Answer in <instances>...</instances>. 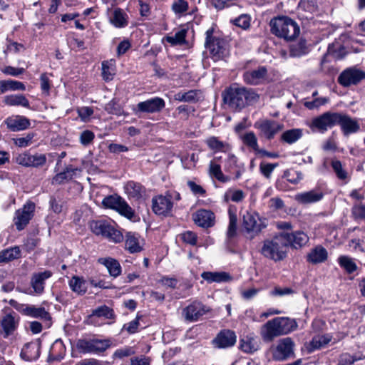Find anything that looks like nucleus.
<instances>
[{
	"instance_id": "1",
	"label": "nucleus",
	"mask_w": 365,
	"mask_h": 365,
	"mask_svg": "<svg viewBox=\"0 0 365 365\" xmlns=\"http://www.w3.org/2000/svg\"><path fill=\"white\" fill-rule=\"evenodd\" d=\"M224 103L230 109L240 111L244 108L257 103L259 96L252 88L232 85L222 92Z\"/></svg>"
},
{
	"instance_id": "2",
	"label": "nucleus",
	"mask_w": 365,
	"mask_h": 365,
	"mask_svg": "<svg viewBox=\"0 0 365 365\" xmlns=\"http://www.w3.org/2000/svg\"><path fill=\"white\" fill-rule=\"evenodd\" d=\"M297 323L288 317H275L269 320L262 327V336L265 341H272L275 337L295 330Z\"/></svg>"
},
{
	"instance_id": "3",
	"label": "nucleus",
	"mask_w": 365,
	"mask_h": 365,
	"mask_svg": "<svg viewBox=\"0 0 365 365\" xmlns=\"http://www.w3.org/2000/svg\"><path fill=\"white\" fill-rule=\"evenodd\" d=\"M270 30L272 34L286 41L295 39L300 33L297 23L287 16H278L271 19Z\"/></svg>"
},
{
	"instance_id": "4",
	"label": "nucleus",
	"mask_w": 365,
	"mask_h": 365,
	"mask_svg": "<svg viewBox=\"0 0 365 365\" xmlns=\"http://www.w3.org/2000/svg\"><path fill=\"white\" fill-rule=\"evenodd\" d=\"M287 242L288 240L282 232L272 240H264L261 253L265 257L272 260H282L285 258L287 255Z\"/></svg>"
},
{
	"instance_id": "5",
	"label": "nucleus",
	"mask_w": 365,
	"mask_h": 365,
	"mask_svg": "<svg viewBox=\"0 0 365 365\" xmlns=\"http://www.w3.org/2000/svg\"><path fill=\"white\" fill-rule=\"evenodd\" d=\"M110 346L111 341L109 339H79L76 341L77 350L83 354H101L107 350Z\"/></svg>"
},
{
	"instance_id": "6",
	"label": "nucleus",
	"mask_w": 365,
	"mask_h": 365,
	"mask_svg": "<svg viewBox=\"0 0 365 365\" xmlns=\"http://www.w3.org/2000/svg\"><path fill=\"white\" fill-rule=\"evenodd\" d=\"M91 228L96 235H101L109 242L119 243L123 240V233L106 220L93 221L91 224Z\"/></svg>"
},
{
	"instance_id": "7",
	"label": "nucleus",
	"mask_w": 365,
	"mask_h": 365,
	"mask_svg": "<svg viewBox=\"0 0 365 365\" xmlns=\"http://www.w3.org/2000/svg\"><path fill=\"white\" fill-rule=\"evenodd\" d=\"M102 203L104 207L115 210L128 220L135 221V211L121 197L118 195L107 196L103 200Z\"/></svg>"
},
{
	"instance_id": "8",
	"label": "nucleus",
	"mask_w": 365,
	"mask_h": 365,
	"mask_svg": "<svg viewBox=\"0 0 365 365\" xmlns=\"http://www.w3.org/2000/svg\"><path fill=\"white\" fill-rule=\"evenodd\" d=\"M9 304L24 315L46 320L51 319L49 313L43 307H36L34 305L21 304L14 299H10Z\"/></svg>"
},
{
	"instance_id": "9",
	"label": "nucleus",
	"mask_w": 365,
	"mask_h": 365,
	"mask_svg": "<svg viewBox=\"0 0 365 365\" xmlns=\"http://www.w3.org/2000/svg\"><path fill=\"white\" fill-rule=\"evenodd\" d=\"M267 225L266 219L261 218L259 214L254 211H247L243 215V226L249 233L257 235Z\"/></svg>"
},
{
	"instance_id": "10",
	"label": "nucleus",
	"mask_w": 365,
	"mask_h": 365,
	"mask_svg": "<svg viewBox=\"0 0 365 365\" xmlns=\"http://www.w3.org/2000/svg\"><path fill=\"white\" fill-rule=\"evenodd\" d=\"M4 314L0 318V326L2 327L4 337L7 338L18 329L20 317L10 309H4Z\"/></svg>"
},
{
	"instance_id": "11",
	"label": "nucleus",
	"mask_w": 365,
	"mask_h": 365,
	"mask_svg": "<svg viewBox=\"0 0 365 365\" xmlns=\"http://www.w3.org/2000/svg\"><path fill=\"white\" fill-rule=\"evenodd\" d=\"M165 107V101L160 97H154L139 102L134 108L136 115L141 113H158Z\"/></svg>"
},
{
	"instance_id": "12",
	"label": "nucleus",
	"mask_w": 365,
	"mask_h": 365,
	"mask_svg": "<svg viewBox=\"0 0 365 365\" xmlns=\"http://www.w3.org/2000/svg\"><path fill=\"white\" fill-rule=\"evenodd\" d=\"M35 204L32 202H27L22 208L15 212L14 218V225L19 231L25 228L34 216Z\"/></svg>"
},
{
	"instance_id": "13",
	"label": "nucleus",
	"mask_w": 365,
	"mask_h": 365,
	"mask_svg": "<svg viewBox=\"0 0 365 365\" xmlns=\"http://www.w3.org/2000/svg\"><path fill=\"white\" fill-rule=\"evenodd\" d=\"M336 124L342 125V115L330 112L324 113L312 121V126L322 132Z\"/></svg>"
},
{
	"instance_id": "14",
	"label": "nucleus",
	"mask_w": 365,
	"mask_h": 365,
	"mask_svg": "<svg viewBox=\"0 0 365 365\" xmlns=\"http://www.w3.org/2000/svg\"><path fill=\"white\" fill-rule=\"evenodd\" d=\"M294 343L290 337H286L279 341L273 353V357L277 361H284L294 356Z\"/></svg>"
},
{
	"instance_id": "15",
	"label": "nucleus",
	"mask_w": 365,
	"mask_h": 365,
	"mask_svg": "<svg viewBox=\"0 0 365 365\" xmlns=\"http://www.w3.org/2000/svg\"><path fill=\"white\" fill-rule=\"evenodd\" d=\"M173 197L170 195H159L152 200L153 211L158 215L168 216L173 207Z\"/></svg>"
},
{
	"instance_id": "16",
	"label": "nucleus",
	"mask_w": 365,
	"mask_h": 365,
	"mask_svg": "<svg viewBox=\"0 0 365 365\" xmlns=\"http://www.w3.org/2000/svg\"><path fill=\"white\" fill-rule=\"evenodd\" d=\"M210 312V309L200 302L195 301L182 310L185 319L188 322L197 321L202 316Z\"/></svg>"
},
{
	"instance_id": "17",
	"label": "nucleus",
	"mask_w": 365,
	"mask_h": 365,
	"mask_svg": "<svg viewBox=\"0 0 365 365\" xmlns=\"http://www.w3.org/2000/svg\"><path fill=\"white\" fill-rule=\"evenodd\" d=\"M15 161L17 164L24 167H40L46 163V158L43 154L31 155L30 153L24 152L19 154L16 157Z\"/></svg>"
},
{
	"instance_id": "18",
	"label": "nucleus",
	"mask_w": 365,
	"mask_h": 365,
	"mask_svg": "<svg viewBox=\"0 0 365 365\" xmlns=\"http://www.w3.org/2000/svg\"><path fill=\"white\" fill-rule=\"evenodd\" d=\"M255 126L259 129L264 136L268 140L274 138V135L283 128L282 124L272 120H264L257 122Z\"/></svg>"
},
{
	"instance_id": "19",
	"label": "nucleus",
	"mask_w": 365,
	"mask_h": 365,
	"mask_svg": "<svg viewBox=\"0 0 365 365\" xmlns=\"http://www.w3.org/2000/svg\"><path fill=\"white\" fill-rule=\"evenodd\" d=\"M236 335L233 331L229 329L222 330L213 339L212 343L215 347L226 349L235 345Z\"/></svg>"
},
{
	"instance_id": "20",
	"label": "nucleus",
	"mask_w": 365,
	"mask_h": 365,
	"mask_svg": "<svg viewBox=\"0 0 365 365\" xmlns=\"http://www.w3.org/2000/svg\"><path fill=\"white\" fill-rule=\"evenodd\" d=\"M52 276V272L45 270L41 272H35L32 274L30 284L34 293L40 295L44 292L45 282Z\"/></svg>"
},
{
	"instance_id": "21",
	"label": "nucleus",
	"mask_w": 365,
	"mask_h": 365,
	"mask_svg": "<svg viewBox=\"0 0 365 365\" xmlns=\"http://www.w3.org/2000/svg\"><path fill=\"white\" fill-rule=\"evenodd\" d=\"M41 346L39 340L26 343L21 349V358L27 361L36 360L40 356Z\"/></svg>"
},
{
	"instance_id": "22",
	"label": "nucleus",
	"mask_w": 365,
	"mask_h": 365,
	"mask_svg": "<svg viewBox=\"0 0 365 365\" xmlns=\"http://www.w3.org/2000/svg\"><path fill=\"white\" fill-rule=\"evenodd\" d=\"M365 79V71L350 67L344 70V87L357 85Z\"/></svg>"
},
{
	"instance_id": "23",
	"label": "nucleus",
	"mask_w": 365,
	"mask_h": 365,
	"mask_svg": "<svg viewBox=\"0 0 365 365\" xmlns=\"http://www.w3.org/2000/svg\"><path fill=\"white\" fill-rule=\"evenodd\" d=\"M195 223L202 227L208 228L215 225V214L207 210H200L192 215Z\"/></svg>"
},
{
	"instance_id": "24",
	"label": "nucleus",
	"mask_w": 365,
	"mask_h": 365,
	"mask_svg": "<svg viewBox=\"0 0 365 365\" xmlns=\"http://www.w3.org/2000/svg\"><path fill=\"white\" fill-rule=\"evenodd\" d=\"M282 234L288 240L287 247L291 246L294 249L301 248L309 241L307 235L304 232L297 231L292 233L282 232Z\"/></svg>"
},
{
	"instance_id": "25",
	"label": "nucleus",
	"mask_w": 365,
	"mask_h": 365,
	"mask_svg": "<svg viewBox=\"0 0 365 365\" xmlns=\"http://www.w3.org/2000/svg\"><path fill=\"white\" fill-rule=\"evenodd\" d=\"M7 128L11 131H19L28 128L30 126L29 120L22 115L9 117L5 120Z\"/></svg>"
},
{
	"instance_id": "26",
	"label": "nucleus",
	"mask_w": 365,
	"mask_h": 365,
	"mask_svg": "<svg viewBox=\"0 0 365 365\" xmlns=\"http://www.w3.org/2000/svg\"><path fill=\"white\" fill-rule=\"evenodd\" d=\"M205 47L209 50L214 61H218L225 55V41L221 38L214 39L209 45H206Z\"/></svg>"
},
{
	"instance_id": "27",
	"label": "nucleus",
	"mask_w": 365,
	"mask_h": 365,
	"mask_svg": "<svg viewBox=\"0 0 365 365\" xmlns=\"http://www.w3.org/2000/svg\"><path fill=\"white\" fill-rule=\"evenodd\" d=\"M259 348V341L253 334L243 336L240 341V349L248 354L254 353Z\"/></svg>"
},
{
	"instance_id": "28",
	"label": "nucleus",
	"mask_w": 365,
	"mask_h": 365,
	"mask_svg": "<svg viewBox=\"0 0 365 365\" xmlns=\"http://www.w3.org/2000/svg\"><path fill=\"white\" fill-rule=\"evenodd\" d=\"M267 73V70L265 67H259L256 70L246 71L243 74L244 81L250 85H257L259 82L264 78Z\"/></svg>"
},
{
	"instance_id": "29",
	"label": "nucleus",
	"mask_w": 365,
	"mask_h": 365,
	"mask_svg": "<svg viewBox=\"0 0 365 365\" xmlns=\"http://www.w3.org/2000/svg\"><path fill=\"white\" fill-rule=\"evenodd\" d=\"M324 194L317 190H312L308 192L298 193L295 195V200L302 204H309L319 201L322 199Z\"/></svg>"
},
{
	"instance_id": "30",
	"label": "nucleus",
	"mask_w": 365,
	"mask_h": 365,
	"mask_svg": "<svg viewBox=\"0 0 365 365\" xmlns=\"http://www.w3.org/2000/svg\"><path fill=\"white\" fill-rule=\"evenodd\" d=\"M201 277L208 283L212 282H227L232 279V276L225 272H203Z\"/></svg>"
},
{
	"instance_id": "31",
	"label": "nucleus",
	"mask_w": 365,
	"mask_h": 365,
	"mask_svg": "<svg viewBox=\"0 0 365 365\" xmlns=\"http://www.w3.org/2000/svg\"><path fill=\"white\" fill-rule=\"evenodd\" d=\"M98 262L100 264H103L107 268L110 276L117 277L120 274L121 266L115 259L111 257H102L99 258Z\"/></svg>"
},
{
	"instance_id": "32",
	"label": "nucleus",
	"mask_w": 365,
	"mask_h": 365,
	"mask_svg": "<svg viewBox=\"0 0 365 365\" xmlns=\"http://www.w3.org/2000/svg\"><path fill=\"white\" fill-rule=\"evenodd\" d=\"M66 354V347L61 339H56L51 345L48 354L49 361H60Z\"/></svg>"
},
{
	"instance_id": "33",
	"label": "nucleus",
	"mask_w": 365,
	"mask_h": 365,
	"mask_svg": "<svg viewBox=\"0 0 365 365\" xmlns=\"http://www.w3.org/2000/svg\"><path fill=\"white\" fill-rule=\"evenodd\" d=\"M327 259V252L325 248L317 246L312 249L307 255V261L312 264L324 262Z\"/></svg>"
},
{
	"instance_id": "34",
	"label": "nucleus",
	"mask_w": 365,
	"mask_h": 365,
	"mask_svg": "<svg viewBox=\"0 0 365 365\" xmlns=\"http://www.w3.org/2000/svg\"><path fill=\"white\" fill-rule=\"evenodd\" d=\"M205 143L210 149L224 153L229 152L231 150V146L229 143L219 140L217 137L211 136L206 139Z\"/></svg>"
},
{
	"instance_id": "35",
	"label": "nucleus",
	"mask_w": 365,
	"mask_h": 365,
	"mask_svg": "<svg viewBox=\"0 0 365 365\" xmlns=\"http://www.w3.org/2000/svg\"><path fill=\"white\" fill-rule=\"evenodd\" d=\"M4 102L10 106L29 108V101L23 94L9 95L4 98Z\"/></svg>"
},
{
	"instance_id": "36",
	"label": "nucleus",
	"mask_w": 365,
	"mask_h": 365,
	"mask_svg": "<svg viewBox=\"0 0 365 365\" xmlns=\"http://www.w3.org/2000/svg\"><path fill=\"white\" fill-rule=\"evenodd\" d=\"M25 85L20 81L15 80L0 81V93H4L8 91H25Z\"/></svg>"
},
{
	"instance_id": "37",
	"label": "nucleus",
	"mask_w": 365,
	"mask_h": 365,
	"mask_svg": "<svg viewBox=\"0 0 365 365\" xmlns=\"http://www.w3.org/2000/svg\"><path fill=\"white\" fill-rule=\"evenodd\" d=\"M125 189L130 197L138 199L145 193V188L140 184L133 181L128 182Z\"/></svg>"
},
{
	"instance_id": "38",
	"label": "nucleus",
	"mask_w": 365,
	"mask_h": 365,
	"mask_svg": "<svg viewBox=\"0 0 365 365\" xmlns=\"http://www.w3.org/2000/svg\"><path fill=\"white\" fill-rule=\"evenodd\" d=\"M69 287L71 290L78 294L83 295L87 291L86 281L78 276H73L69 281Z\"/></svg>"
},
{
	"instance_id": "39",
	"label": "nucleus",
	"mask_w": 365,
	"mask_h": 365,
	"mask_svg": "<svg viewBox=\"0 0 365 365\" xmlns=\"http://www.w3.org/2000/svg\"><path fill=\"white\" fill-rule=\"evenodd\" d=\"M302 136V130L299 128H293L284 131L281 135V140L287 143L292 144L297 142Z\"/></svg>"
},
{
	"instance_id": "40",
	"label": "nucleus",
	"mask_w": 365,
	"mask_h": 365,
	"mask_svg": "<svg viewBox=\"0 0 365 365\" xmlns=\"http://www.w3.org/2000/svg\"><path fill=\"white\" fill-rule=\"evenodd\" d=\"M360 129V125L355 119L349 115H344V135H348L357 133Z\"/></svg>"
},
{
	"instance_id": "41",
	"label": "nucleus",
	"mask_w": 365,
	"mask_h": 365,
	"mask_svg": "<svg viewBox=\"0 0 365 365\" xmlns=\"http://www.w3.org/2000/svg\"><path fill=\"white\" fill-rule=\"evenodd\" d=\"M21 251L19 247H14L0 252V262H8L19 258Z\"/></svg>"
},
{
	"instance_id": "42",
	"label": "nucleus",
	"mask_w": 365,
	"mask_h": 365,
	"mask_svg": "<svg viewBox=\"0 0 365 365\" xmlns=\"http://www.w3.org/2000/svg\"><path fill=\"white\" fill-rule=\"evenodd\" d=\"M344 270L351 275L349 279L351 280L359 274V267L354 262V259L349 257L344 256Z\"/></svg>"
},
{
	"instance_id": "43",
	"label": "nucleus",
	"mask_w": 365,
	"mask_h": 365,
	"mask_svg": "<svg viewBox=\"0 0 365 365\" xmlns=\"http://www.w3.org/2000/svg\"><path fill=\"white\" fill-rule=\"evenodd\" d=\"M125 248L130 252H138L141 250L138 237L132 232H128L125 235Z\"/></svg>"
},
{
	"instance_id": "44",
	"label": "nucleus",
	"mask_w": 365,
	"mask_h": 365,
	"mask_svg": "<svg viewBox=\"0 0 365 365\" xmlns=\"http://www.w3.org/2000/svg\"><path fill=\"white\" fill-rule=\"evenodd\" d=\"M76 171V168H73L71 166L67 167L65 170L55 175L53 181L58 184L63 183L65 181L71 180L75 175Z\"/></svg>"
},
{
	"instance_id": "45",
	"label": "nucleus",
	"mask_w": 365,
	"mask_h": 365,
	"mask_svg": "<svg viewBox=\"0 0 365 365\" xmlns=\"http://www.w3.org/2000/svg\"><path fill=\"white\" fill-rule=\"evenodd\" d=\"M330 337L328 336H314L310 341L309 351L312 352L316 349H319L327 344L330 341Z\"/></svg>"
},
{
	"instance_id": "46",
	"label": "nucleus",
	"mask_w": 365,
	"mask_h": 365,
	"mask_svg": "<svg viewBox=\"0 0 365 365\" xmlns=\"http://www.w3.org/2000/svg\"><path fill=\"white\" fill-rule=\"evenodd\" d=\"M326 57L332 58L334 60H341L342 58V44L339 42L329 44Z\"/></svg>"
},
{
	"instance_id": "47",
	"label": "nucleus",
	"mask_w": 365,
	"mask_h": 365,
	"mask_svg": "<svg viewBox=\"0 0 365 365\" xmlns=\"http://www.w3.org/2000/svg\"><path fill=\"white\" fill-rule=\"evenodd\" d=\"M187 31L181 29L176 32L174 36H167L165 41L170 43L171 46L182 45L185 43V37Z\"/></svg>"
},
{
	"instance_id": "48",
	"label": "nucleus",
	"mask_w": 365,
	"mask_h": 365,
	"mask_svg": "<svg viewBox=\"0 0 365 365\" xmlns=\"http://www.w3.org/2000/svg\"><path fill=\"white\" fill-rule=\"evenodd\" d=\"M92 315L97 317H105L108 319H113L115 317L113 309L106 305L101 306L93 309Z\"/></svg>"
},
{
	"instance_id": "49",
	"label": "nucleus",
	"mask_w": 365,
	"mask_h": 365,
	"mask_svg": "<svg viewBox=\"0 0 365 365\" xmlns=\"http://www.w3.org/2000/svg\"><path fill=\"white\" fill-rule=\"evenodd\" d=\"M175 100L180 102H195L197 101V91L190 90L187 92H178L174 96Z\"/></svg>"
},
{
	"instance_id": "50",
	"label": "nucleus",
	"mask_w": 365,
	"mask_h": 365,
	"mask_svg": "<svg viewBox=\"0 0 365 365\" xmlns=\"http://www.w3.org/2000/svg\"><path fill=\"white\" fill-rule=\"evenodd\" d=\"M209 173L211 176L215 177L220 182H225L228 180V178L223 175L220 165L214 161H210V163Z\"/></svg>"
},
{
	"instance_id": "51",
	"label": "nucleus",
	"mask_w": 365,
	"mask_h": 365,
	"mask_svg": "<svg viewBox=\"0 0 365 365\" xmlns=\"http://www.w3.org/2000/svg\"><path fill=\"white\" fill-rule=\"evenodd\" d=\"M125 14L120 9H115L111 23L116 27L121 28L127 26L128 22L125 18Z\"/></svg>"
},
{
	"instance_id": "52",
	"label": "nucleus",
	"mask_w": 365,
	"mask_h": 365,
	"mask_svg": "<svg viewBox=\"0 0 365 365\" xmlns=\"http://www.w3.org/2000/svg\"><path fill=\"white\" fill-rule=\"evenodd\" d=\"M105 110L110 114L122 115L124 110L119 103L118 101L115 98L112 99L109 103L105 106Z\"/></svg>"
},
{
	"instance_id": "53",
	"label": "nucleus",
	"mask_w": 365,
	"mask_h": 365,
	"mask_svg": "<svg viewBox=\"0 0 365 365\" xmlns=\"http://www.w3.org/2000/svg\"><path fill=\"white\" fill-rule=\"evenodd\" d=\"M306 43L301 41L290 46L289 55L292 57H299L306 53Z\"/></svg>"
},
{
	"instance_id": "54",
	"label": "nucleus",
	"mask_w": 365,
	"mask_h": 365,
	"mask_svg": "<svg viewBox=\"0 0 365 365\" xmlns=\"http://www.w3.org/2000/svg\"><path fill=\"white\" fill-rule=\"evenodd\" d=\"M284 177L286 178L289 182L296 185L303 179V174L298 170L292 169L287 170L284 173Z\"/></svg>"
},
{
	"instance_id": "55",
	"label": "nucleus",
	"mask_w": 365,
	"mask_h": 365,
	"mask_svg": "<svg viewBox=\"0 0 365 365\" xmlns=\"http://www.w3.org/2000/svg\"><path fill=\"white\" fill-rule=\"evenodd\" d=\"M242 141L247 146L252 148L255 151L259 150L257 139L253 132L246 133L242 136Z\"/></svg>"
},
{
	"instance_id": "56",
	"label": "nucleus",
	"mask_w": 365,
	"mask_h": 365,
	"mask_svg": "<svg viewBox=\"0 0 365 365\" xmlns=\"http://www.w3.org/2000/svg\"><path fill=\"white\" fill-rule=\"evenodd\" d=\"M242 163H237V158L235 155L229 153L227 155V158L225 160L224 168L225 171L231 173L235 169L240 168V166L242 165Z\"/></svg>"
},
{
	"instance_id": "57",
	"label": "nucleus",
	"mask_w": 365,
	"mask_h": 365,
	"mask_svg": "<svg viewBox=\"0 0 365 365\" xmlns=\"http://www.w3.org/2000/svg\"><path fill=\"white\" fill-rule=\"evenodd\" d=\"M189 9L188 3L185 0H175L172 4V10L175 14L186 13Z\"/></svg>"
},
{
	"instance_id": "58",
	"label": "nucleus",
	"mask_w": 365,
	"mask_h": 365,
	"mask_svg": "<svg viewBox=\"0 0 365 365\" xmlns=\"http://www.w3.org/2000/svg\"><path fill=\"white\" fill-rule=\"evenodd\" d=\"M234 25L246 30L250 26V18L247 14H242L235 19L230 21Z\"/></svg>"
},
{
	"instance_id": "59",
	"label": "nucleus",
	"mask_w": 365,
	"mask_h": 365,
	"mask_svg": "<svg viewBox=\"0 0 365 365\" xmlns=\"http://www.w3.org/2000/svg\"><path fill=\"white\" fill-rule=\"evenodd\" d=\"M113 76H114V69L113 68L112 62L111 61L110 62L103 61L102 63L103 78L106 81H109L113 79Z\"/></svg>"
},
{
	"instance_id": "60",
	"label": "nucleus",
	"mask_w": 365,
	"mask_h": 365,
	"mask_svg": "<svg viewBox=\"0 0 365 365\" xmlns=\"http://www.w3.org/2000/svg\"><path fill=\"white\" fill-rule=\"evenodd\" d=\"M237 217L234 213L229 212V226L227 235L229 238H232L236 235Z\"/></svg>"
},
{
	"instance_id": "61",
	"label": "nucleus",
	"mask_w": 365,
	"mask_h": 365,
	"mask_svg": "<svg viewBox=\"0 0 365 365\" xmlns=\"http://www.w3.org/2000/svg\"><path fill=\"white\" fill-rule=\"evenodd\" d=\"M135 354V350L131 346H124L117 349L113 354V359H122Z\"/></svg>"
},
{
	"instance_id": "62",
	"label": "nucleus",
	"mask_w": 365,
	"mask_h": 365,
	"mask_svg": "<svg viewBox=\"0 0 365 365\" xmlns=\"http://www.w3.org/2000/svg\"><path fill=\"white\" fill-rule=\"evenodd\" d=\"M298 7L304 11L312 13L317 10V6L313 1L300 0Z\"/></svg>"
},
{
	"instance_id": "63",
	"label": "nucleus",
	"mask_w": 365,
	"mask_h": 365,
	"mask_svg": "<svg viewBox=\"0 0 365 365\" xmlns=\"http://www.w3.org/2000/svg\"><path fill=\"white\" fill-rule=\"evenodd\" d=\"M352 215L354 218L365 220V205L359 203L352 207Z\"/></svg>"
},
{
	"instance_id": "64",
	"label": "nucleus",
	"mask_w": 365,
	"mask_h": 365,
	"mask_svg": "<svg viewBox=\"0 0 365 365\" xmlns=\"http://www.w3.org/2000/svg\"><path fill=\"white\" fill-rule=\"evenodd\" d=\"M34 137V133H28L26 136L14 139V143L19 147H27L32 143V139Z\"/></svg>"
}]
</instances>
